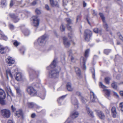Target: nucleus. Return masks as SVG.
Here are the masks:
<instances>
[{
	"instance_id": "a18cd8bd",
	"label": "nucleus",
	"mask_w": 123,
	"mask_h": 123,
	"mask_svg": "<svg viewBox=\"0 0 123 123\" xmlns=\"http://www.w3.org/2000/svg\"><path fill=\"white\" fill-rule=\"evenodd\" d=\"M45 9L48 11H49L50 10V8L49 6L47 4L45 5Z\"/></svg>"
},
{
	"instance_id": "1a4fd4ad",
	"label": "nucleus",
	"mask_w": 123,
	"mask_h": 123,
	"mask_svg": "<svg viewBox=\"0 0 123 123\" xmlns=\"http://www.w3.org/2000/svg\"><path fill=\"white\" fill-rule=\"evenodd\" d=\"M27 104L28 107L30 108H36V111L37 112H38L37 111L38 109L41 107L33 103H28Z\"/></svg>"
},
{
	"instance_id": "2f4dec72",
	"label": "nucleus",
	"mask_w": 123,
	"mask_h": 123,
	"mask_svg": "<svg viewBox=\"0 0 123 123\" xmlns=\"http://www.w3.org/2000/svg\"><path fill=\"white\" fill-rule=\"evenodd\" d=\"M75 70L78 76H80L81 74V72L80 68H76Z\"/></svg>"
},
{
	"instance_id": "5701e85b",
	"label": "nucleus",
	"mask_w": 123,
	"mask_h": 123,
	"mask_svg": "<svg viewBox=\"0 0 123 123\" xmlns=\"http://www.w3.org/2000/svg\"><path fill=\"white\" fill-rule=\"evenodd\" d=\"M111 110L113 116L114 117H116L117 114V113L116 111L115 107H112Z\"/></svg>"
},
{
	"instance_id": "cd10ccee",
	"label": "nucleus",
	"mask_w": 123,
	"mask_h": 123,
	"mask_svg": "<svg viewBox=\"0 0 123 123\" xmlns=\"http://www.w3.org/2000/svg\"><path fill=\"white\" fill-rule=\"evenodd\" d=\"M4 97H2V96H0V103L2 105H4L6 104L5 101L4 99Z\"/></svg>"
},
{
	"instance_id": "423d86ee",
	"label": "nucleus",
	"mask_w": 123,
	"mask_h": 123,
	"mask_svg": "<svg viewBox=\"0 0 123 123\" xmlns=\"http://www.w3.org/2000/svg\"><path fill=\"white\" fill-rule=\"evenodd\" d=\"M17 4H15L16 5H19L21 7H23L26 6L27 4L29 3V0H26L23 1L21 0L20 1H17Z\"/></svg>"
},
{
	"instance_id": "393cba45",
	"label": "nucleus",
	"mask_w": 123,
	"mask_h": 123,
	"mask_svg": "<svg viewBox=\"0 0 123 123\" xmlns=\"http://www.w3.org/2000/svg\"><path fill=\"white\" fill-rule=\"evenodd\" d=\"M15 88L18 95L19 96H21L22 93V92L20 90V88L18 87H15Z\"/></svg>"
},
{
	"instance_id": "9b49d317",
	"label": "nucleus",
	"mask_w": 123,
	"mask_h": 123,
	"mask_svg": "<svg viewBox=\"0 0 123 123\" xmlns=\"http://www.w3.org/2000/svg\"><path fill=\"white\" fill-rule=\"evenodd\" d=\"M6 61L9 66L11 64H13L14 63L15 61L11 57H8L6 60Z\"/></svg>"
},
{
	"instance_id": "aec40b11",
	"label": "nucleus",
	"mask_w": 123,
	"mask_h": 123,
	"mask_svg": "<svg viewBox=\"0 0 123 123\" xmlns=\"http://www.w3.org/2000/svg\"><path fill=\"white\" fill-rule=\"evenodd\" d=\"M6 52V48L3 46L0 45V53L2 54L5 53Z\"/></svg>"
},
{
	"instance_id": "f704fd0d",
	"label": "nucleus",
	"mask_w": 123,
	"mask_h": 123,
	"mask_svg": "<svg viewBox=\"0 0 123 123\" xmlns=\"http://www.w3.org/2000/svg\"><path fill=\"white\" fill-rule=\"evenodd\" d=\"M111 80V78L109 77H106L105 78V83L107 84H109V81Z\"/></svg>"
},
{
	"instance_id": "3c124183",
	"label": "nucleus",
	"mask_w": 123,
	"mask_h": 123,
	"mask_svg": "<svg viewBox=\"0 0 123 123\" xmlns=\"http://www.w3.org/2000/svg\"><path fill=\"white\" fill-rule=\"evenodd\" d=\"M19 43H18L17 41H15L14 43L13 44L15 46H17L19 44Z\"/></svg>"
},
{
	"instance_id": "72a5a7b5",
	"label": "nucleus",
	"mask_w": 123,
	"mask_h": 123,
	"mask_svg": "<svg viewBox=\"0 0 123 123\" xmlns=\"http://www.w3.org/2000/svg\"><path fill=\"white\" fill-rule=\"evenodd\" d=\"M0 95H3L4 98L6 97V94L4 91L2 89H0Z\"/></svg>"
},
{
	"instance_id": "09e8293b",
	"label": "nucleus",
	"mask_w": 123,
	"mask_h": 123,
	"mask_svg": "<svg viewBox=\"0 0 123 123\" xmlns=\"http://www.w3.org/2000/svg\"><path fill=\"white\" fill-rule=\"evenodd\" d=\"M9 28L11 29H13L14 28V26L11 24H9Z\"/></svg>"
},
{
	"instance_id": "f8f14e48",
	"label": "nucleus",
	"mask_w": 123,
	"mask_h": 123,
	"mask_svg": "<svg viewBox=\"0 0 123 123\" xmlns=\"http://www.w3.org/2000/svg\"><path fill=\"white\" fill-rule=\"evenodd\" d=\"M79 114V112L77 111H74L71 113L70 117L74 119L77 117Z\"/></svg>"
},
{
	"instance_id": "603ef678",
	"label": "nucleus",
	"mask_w": 123,
	"mask_h": 123,
	"mask_svg": "<svg viewBox=\"0 0 123 123\" xmlns=\"http://www.w3.org/2000/svg\"><path fill=\"white\" fill-rule=\"evenodd\" d=\"M94 32L96 33H97L98 32V28H95L93 30Z\"/></svg>"
},
{
	"instance_id": "4c0bfd02",
	"label": "nucleus",
	"mask_w": 123,
	"mask_h": 123,
	"mask_svg": "<svg viewBox=\"0 0 123 123\" xmlns=\"http://www.w3.org/2000/svg\"><path fill=\"white\" fill-rule=\"evenodd\" d=\"M111 52V50L109 49H105L104 50V53L106 55H108Z\"/></svg>"
},
{
	"instance_id": "ea45409f",
	"label": "nucleus",
	"mask_w": 123,
	"mask_h": 123,
	"mask_svg": "<svg viewBox=\"0 0 123 123\" xmlns=\"http://www.w3.org/2000/svg\"><path fill=\"white\" fill-rule=\"evenodd\" d=\"M53 4H50L53 7L56 6L57 5V2L56 1H54L52 2Z\"/></svg>"
},
{
	"instance_id": "de8ad7c7",
	"label": "nucleus",
	"mask_w": 123,
	"mask_h": 123,
	"mask_svg": "<svg viewBox=\"0 0 123 123\" xmlns=\"http://www.w3.org/2000/svg\"><path fill=\"white\" fill-rule=\"evenodd\" d=\"M41 84L40 83H37L35 84L34 85V86L35 87H39L41 86Z\"/></svg>"
},
{
	"instance_id": "412c9836",
	"label": "nucleus",
	"mask_w": 123,
	"mask_h": 123,
	"mask_svg": "<svg viewBox=\"0 0 123 123\" xmlns=\"http://www.w3.org/2000/svg\"><path fill=\"white\" fill-rule=\"evenodd\" d=\"M16 79L18 81H20L22 79V75L20 73H18L16 77Z\"/></svg>"
},
{
	"instance_id": "052dcab7",
	"label": "nucleus",
	"mask_w": 123,
	"mask_h": 123,
	"mask_svg": "<svg viewBox=\"0 0 123 123\" xmlns=\"http://www.w3.org/2000/svg\"><path fill=\"white\" fill-rule=\"evenodd\" d=\"M114 94L117 97H118L119 96L117 93L115 92H114Z\"/></svg>"
},
{
	"instance_id": "6e6d98bb",
	"label": "nucleus",
	"mask_w": 123,
	"mask_h": 123,
	"mask_svg": "<svg viewBox=\"0 0 123 123\" xmlns=\"http://www.w3.org/2000/svg\"><path fill=\"white\" fill-rule=\"evenodd\" d=\"M13 0H11L10 4V6L12 7L13 5Z\"/></svg>"
},
{
	"instance_id": "49530a36",
	"label": "nucleus",
	"mask_w": 123,
	"mask_h": 123,
	"mask_svg": "<svg viewBox=\"0 0 123 123\" xmlns=\"http://www.w3.org/2000/svg\"><path fill=\"white\" fill-rule=\"evenodd\" d=\"M1 3L3 6H6V0H2Z\"/></svg>"
},
{
	"instance_id": "864d4df0",
	"label": "nucleus",
	"mask_w": 123,
	"mask_h": 123,
	"mask_svg": "<svg viewBox=\"0 0 123 123\" xmlns=\"http://www.w3.org/2000/svg\"><path fill=\"white\" fill-rule=\"evenodd\" d=\"M11 108L13 112L14 111L16 110V108L13 107V105L11 106Z\"/></svg>"
},
{
	"instance_id": "4be33fe9",
	"label": "nucleus",
	"mask_w": 123,
	"mask_h": 123,
	"mask_svg": "<svg viewBox=\"0 0 123 123\" xmlns=\"http://www.w3.org/2000/svg\"><path fill=\"white\" fill-rule=\"evenodd\" d=\"M86 108L88 114L92 117H93L94 116L93 112L88 107L86 106Z\"/></svg>"
},
{
	"instance_id": "c756f323",
	"label": "nucleus",
	"mask_w": 123,
	"mask_h": 123,
	"mask_svg": "<svg viewBox=\"0 0 123 123\" xmlns=\"http://www.w3.org/2000/svg\"><path fill=\"white\" fill-rule=\"evenodd\" d=\"M112 87L114 89H117V83L115 82H113L111 84Z\"/></svg>"
},
{
	"instance_id": "2eb2a0df",
	"label": "nucleus",
	"mask_w": 123,
	"mask_h": 123,
	"mask_svg": "<svg viewBox=\"0 0 123 123\" xmlns=\"http://www.w3.org/2000/svg\"><path fill=\"white\" fill-rule=\"evenodd\" d=\"M15 116L17 117H23V114L22 110H19L17 111L15 113Z\"/></svg>"
},
{
	"instance_id": "6e6552de",
	"label": "nucleus",
	"mask_w": 123,
	"mask_h": 123,
	"mask_svg": "<svg viewBox=\"0 0 123 123\" xmlns=\"http://www.w3.org/2000/svg\"><path fill=\"white\" fill-rule=\"evenodd\" d=\"M72 104L74 105L75 108H78L79 106V103L77 99L75 98H73L72 99Z\"/></svg>"
},
{
	"instance_id": "680f3d73",
	"label": "nucleus",
	"mask_w": 123,
	"mask_h": 123,
	"mask_svg": "<svg viewBox=\"0 0 123 123\" xmlns=\"http://www.w3.org/2000/svg\"><path fill=\"white\" fill-rule=\"evenodd\" d=\"M72 52V50H70L68 51V53L69 54V55H71V53Z\"/></svg>"
},
{
	"instance_id": "774afa93",
	"label": "nucleus",
	"mask_w": 123,
	"mask_h": 123,
	"mask_svg": "<svg viewBox=\"0 0 123 123\" xmlns=\"http://www.w3.org/2000/svg\"><path fill=\"white\" fill-rule=\"evenodd\" d=\"M54 1V0H50V4H53L52 2Z\"/></svg>"
},
{
	"instance_id": "37998d69",
	"label": "nucleus",
	"mask_w": 123,
	"mask_h": 123,
	"mask_svg": "<svg viewBox=\"0 0 123 123\" xmlns=\"http://www.w3.org/2000/svg\"><path fill=\"white\" fill-rule=\"evenodd\" d=\"M36 13L38 14H40L41 13V11L40 10L38 9H36L35 10Z\"/></svg>"
},
{
	"instance_id": "e2e57ef3",
	"label": "nucleus",
	"mask_w": 123,
	"mask_h": 123,
	"mask_svg": "<svg viewBox=\"0 0 123 123\" xmlns=\"http://www.w3.org/2000/svg\"><path fill=\"white\" fill-rule=\"evenodd\" d=\"M8 123H13L12 121L11 120H9L8 122Z\"/></svg>"
},
{
	"instance_id": "a19ab883",
	"label": "nucleus",
	"mask_w": 123,
	"mask_h": 123,
	"mask_svg": "<svg viewBox=\"0 0 123 123\" xmlns=\"http://www.w3.org/2000/svg\"><path fill=\"white\" fill-rule=\"evenodd\" d=\"M60 30L61 31H64L65 30V27H64L63 25V24H62L60 27Z\"/></svg>"
},
{
	"instance_id": "5fc2aeb1",
	"label": "nucleus",
	"mask_w": 123,
	"mask_h": 123,
	"mask_svg": "<svg viewBox=\"0 0 123 123\" xmlns=\"http://www.w3.org/2000/svg\"><path fill=\"white\" fill-rule=\"evenodd\" d=\"M68 36L70 38H71L73 37V35L72 33H70L68 34Z\"/></svg>"
},
{
	"instance_id": "c9c22d12",
	"label": "nucleus",
	"mask_w": 123,
	"mask_h": 123,
	"mask_svg": "<svg viewBox=\"0 0 123 123\" xmlns=\"http://www.w3.org/2000/svg\"><path fill=\"white\" fill-rule=\"evenodd\" d=\"M25 35V36L29 35L30 34L29 31L28 29H26L23 32Z\"/></svg>"
},
{
	"instance_id": "e433bc0d",
	"label": "nucleus",
	"mask_w": 123,
	"mask_h": 123,
	"mask_svg": "<svg viewBox=\"0 0 123 123\" xmlns=\"http://www.w3.org/2000/svg\"><path fill=\"white\" fill-rule=\"evenodd\" d=\"M90 51L89 49H86L85 52V56L86 57H87L88 56L89 54Z\"/></svg>"
},
{
	"instance_id": "13d9d810",
	"label": "nucleus",
	"mask_w": 123,
	"mask_h": 123,
	"mask_svg": "<svg viewBox=\"0 0 123 123\" xmlns=\"http://www.w3.org/2000/svg\"><path fill=\"white\" fill-rule=\"evenodd\" d=\"M120 95L123 97V91H120Z\"/></svg>"
},
{
	"instance_id": "bb28decb",
	"label": "nucleus",
	"mask_w": 123,
	"mask_h": 123,
	"mask_svg": "<svg viewBox=\"0 0 123 123\" xmlns=\"http://www.w3.org/2000/svg\"><path fill=\"white\" fill-rule=\"evenodd\" d=\"M0 31V34L1 35V38L4 40H6L7 39V37L1 31Z\"/></svg>"
},
{
	"instance_id": "a878e982",
	"label": "nucleus",
	"mask_w": 123,
	"mask_h": 123,
	"mask_svg": "<svg viewBox=\"0 0 123 123\" xmlns=\"http://www.w3.org/2000/svg\"><path fill=\"white\" fill-rule=\"evenodd\" d=\"M67 87L68 90L69 91H72L73 88L71 86V84L70 83H68L67 85Z\"/></svg>"
},
{
	"instance_id": "a211bd4d",
	"label": "nucleus",
	"mask_w": 123,
	"mask_h": 123,
	"mask_svg": "<svg viewBox=\"0 0 123 123\" xmlns=\"http://www.w3.org/2000/svg\"><path fill=\"white\" fill-rule=\"evenodd\" d=\"M67 39V38L65 37H63V40L64 44L67 47H68L70 45V43L68 41Z\"/></svg>"
},
{
	"instance_id": "0eeeda50",
	"label": "nucleus",
	"mask_w": 123,
	"mask_h": 123,
	"mask_svg": "<svg viewBox=\"0 0 123 123\" xmlns=\"http://www.w3.org/2000/svg\"><path fill=\"white\" fill-rule=\"evenodd\" d=\"M33 21V26L35 27L38 26L39 25V20L37 16H34L31 18Z\"/></svg>"
},
{
	"instance_id": "9d476101",
	"label": "nucleus",
	"mask_w": 123,
	"mask_h": 123,
	"mask_svg": "<svg viewBox=\"0 0 123 123\" xmlns=\"http://www.w3.org/2000/svg\"><path fill=\"white\" fill-rule=\"evenodd\" d=\"M76 94L79 96L80 98L81 102L83 104H85L87 101V100L82 96L81 93L77 91L76 93Z\"/></svg>"
},
{
	"instance_id": "58836bf2",
	"label": "nucleus",
	"mask_w": 123,
	"mask_h": 123,
	"mask_svg": "<svg viewBox=\"0 0 123 123\" xmlns=\"http://www.w3.org/2000/svg\"><path fill=\"white\" fill-rule=\"evenodd\" d=\"M99 86L100 87L104 89L106 88L107 87L106 86L104 85L101 82H100L99 83Z\"/></svg>"
},
{
	"instance_id": "c03bdc74",
	"label": "nucleus",
	"mask_w": 123,
	"mask_h": 123,
	"mask_svg": "<svg viewBox=\"0 0 123 123\" xmlns=\"http://www.w3.org/2000/svg\"><path fill=\"white\" fill-rule=\"evenodd\" d=\"M81 17V14L78 15L76 18V22H78V20H80Z\"/></svg>"
},
{
	"instance_id": "79ce46f5",
	"label": "nucleus",
	"mask_w": 123,
	"mask_h": 123,
	"mask_svg": "<svg viewBox=\"0 0 123 123\" xmlns=\"http://www.w3.org/2000/svg\"><path fill=\"white\" fill-rule=\"evenodd\" d=\"M119 108L122 111H123V102L121 103L119 105Z\"/></svg>"
},
{
	"instance_id": "dca6fc26",
	"label": "nucleus",
	"mask_w": 123,
	"mask_h": 123,
	"mask_svg": "<svg viewBox=\"0 0 123 123\" xmlns=\"http://www.w3.org/2000/svg\"><path fill=\"white\" fill-rule=\"evenodd\" d=\"M9 15L11 18L13 19V21L14 22H17L19 20V19L18 18V17L16 16L13 14H10Z\"/></svg>"
},
{
	"instance_id": "0e129e2a",
	"label": "nucleus",
	"mask_w": 123,
	"mask_h": 123,
	"mask_svg": "<svg viewBox=\"0 0 123 123\" xmlns=\"http://www.w3.org/2000/svg\"><path fill=\"white\" fill-rule=\"evenodd\" d=\"M71 60L72 62H74V58L72 56H71Z\"/></svg>"
},
{
	"instance_id": "69168bd1",
	"label": "nucleus",
	"mask_w": 123,
	"mask_h": 123,
	"mask_svg": "<svg viewBox=\"0 0 123 123\" xmlns=\"http://www.w3.org/2000/svg\"><path fill=\"white\" fill-rule=\"evenodd\" d=\"M86 3L84 1L83 2V6L84 7H85L86 6Z\"/></svg>"
},
{
	"instance_id": "7ed1b4c3",
	"label": "nucleus",
	"mask_w": 123,
	"mask_h": 123,
	"mask_svg": "<svg viewBox=\"0 0 123 123\" xmlns=\"http://www.w3.org/2000/svg\"><path fill=\"white\" fill-rule=\"evenodd\" d=\"M1 114L2 116L4 117L9 118L10 116L11 112L9 110L5 109L2 110Z\"/></svg>"
},
{
	"instance_id": "8fccbe9b",
	"label": "nucleus",
	"mask_w": 123,
	"mask_h": 123,
	"mask_svg": "<svg viewBox=\"0 0 123 123\" xmlns=\"http://www.w3.org/2000/svg\"><path fill=\"white\" fill-rule=\"evenodd\" d=\"M118 35H119V37L120 39L123 42V37L122 36V35L120 34V33H118Z\"/></svg>"
},
{
	"instance_id": "f257e3e1",
	"label": "nucleus",
	"mask_w": 123,
	"mask_h": 123,
	"mask_svg": "<svg viewBox=\"0 0 123 123\" xmlns=\"http://www.w3.org/2000/svg\"><path fill=\"white\" fill-rule=\"evenodd\" d=\"M56 60L54 59L50 65L51 68H54L49 72V75L50 77L55 78L58 76L60 69V67L56 66Z\"/></svg>"
},
{
	"instance_id": "39448f33",
	"label": "nucleus",
	"mask_w": 123,
	"mask_h": 123,
	"mask_svg": "<svg viewBox=\"0 0 123 123\" xmlns=\"http://www.w3.org/2000/svg\"><path fill=\"white\" fill-rule=\"evenodd\" d=\"M27 91L28 93L31 96H33L37 95L36 90L32 87H29L27 89Z\"/></svg>"
},
{
	"instance_id": "4468645a",
	"label": "nucleus",
	"mask_w": 123,
	"mask_h": 123,
	"mask_svg": "<svg viewBox=\"0 0 123 123\" xmlns=\"http://www.w3.org/2000/svg\"><path fill=\"white\" fill-rule=\"evenodd\" d=\"M97 116L101 119H105V116L103 113L100 111H98L97 112Z\"/></svg>"
},
{
	"instance_id": "4d7b16f0",
	"label": "nucleus",
	"mask_w": 123,
	"mask_h": 123,
	"mask_svg": "<svg viewBox=\"0 0 123 123\" xmlns=\"http://www.w3.org/2000/svg\"><path fill=\"white\" fill-rule=\"evenodd\" d=\"M37 4V2H36L35 1H34L33 2H32L31 4V5H32V6H34V5H35Z\"/></svg>"
},
{
	"instance_id": "338daca9",
	"label": "nucleus",
	"mask_w": 123,
	"mask_h": 123,
	"mask_svg": "<svg viewBox=\"0 0 123 123\" xmlns=\"http://www.w3.org/2000/svg\"><path fill=\"white\" fill-rule=\"evenodd\" d=\"M92 77L94 79L95 77V72L93 73V75H92Z\"/></svg>"
},
{
	"instance_id": "f3484780",
	"label": "nucleus",
	"mask_w": 123,
	"mask_h": 123,
	"mask_svg": "<svg viewBox=\"0 0 123 123\" xmlns=\"http://www.w3.org/2000/svg\"><path fill=\"white\" fill-rule=\"evenodd\" d=\"M66 20L68 22V23L67 24V27L69 30L70 31H71V26L70 24L71 23V20L69 18H66Z\"/></svg>"
},
{
	"instance_id": "6ab92c4d",
	"label": "nucleus",
	"mask_w": 123,
	"mask_h": 123,
	"mask_svg": "<svg viewBox=\"0 0 123 123\" xmlns=\"http://www.w3.org/2000/svg\"><path fill=\"white\" fill-rule=\"evenodd\" d=\"M86 59L83 57H82L80 58L81 62L83 63V65L82 66V68L84 70H85L86 69V66L85 65Z\"/></svg>"
},
{
	"instance_id": "f03ea898",
	"label": "nucleus",
	"mask_w": 123,
	"mask_h": 123,
	"mask_svg": "<svg viewBox=\"0 0 123 123\" xmlns=\"http://www.w3.org/2000/svg\"><path fill=\"white\" fill-rule=\"evenodd\" d=\"M47 37L46 35H44L42 36L39 37L37 40V41L35 42L34 44L35 45L37 46L39 45L41 46H43L45 45L46 41L45 39Z\"/></svg>"
},
{
	"instance_id": "bf43d9fd",
	"label": "nucleus",
	"mask_w": 123,
	"mask_h": 123,
	"mask_svg": "<svg viewBox=\"0 0 123 123\" xmlns=\"http://www.w3.org/2000/svg\"><path fill=\"white\" fill-rule=\"evenodd\" d=\"M36 115L35 113L32 114L31 115V117L32 118H34L35 117Z\"/></svg>"
},
{
	"instance_id": "20e7f679",
	"label": "nucleus",
	"mask_w": 123,
	"mask_h": 123,
	"mask_svg": "<svg viewBox=\"0 0 123 123\" xmlns=\"http://www.w3.org/2000/svg\"><path fill=\"white\" fill-rule=\"evenodd\" d=\"M85 39L87 41H89L90 39V37L92 35V32L89 30H86L85 31Z\"/></svg>"
},
{
	"instance_id": "473e14b6",
	"label": "nucleus",
	"mask_w": 123,
	"mask_h": 123,
	"mask_svg": "<svg viewBox=\"0 0 123 123\" xmlns=\"http://www.w3.org/2000/svg\"><path fill=\"white\" fill-rule=\"evenodd\" d=\"M66 95L63 96L61 97L58 98L57 100L58 102L59 103H60V102H61L63 99L65 98L66 96Z\"/></svg>"
},
{
	"instance_id": "c85d7f7f",
	"label": "nucleus",
	"mask_w": 123,
	"mask_h": 123,
	"mask_svg": "<svg viewBox=\"0 0 123 123\" xmlns=\"http://www.w3.org/2000/svg\"><path fill=\"white\" fill-rule=\"evenodd\" d=\"M6 73L7 78H8V75L10 76L11 78L13 77V76L12 75V74L11 73L10 70L9 69H8L6 70Z\"/></svg>"
},
{
	"instance_id": "ddd939ff",
	"label": "nucleus",
	"mask_w": 123,
	"mask_h": 123,
	"mask_svg": "<svg viewBox=\"0 0 123 123\" xmlns=\"http://www.w3.org/2000/svg\"><path fill=\"white\" fill-rule=\"evenodd\" d=\"M91 95L90 99L91 101L93 102L97 101L98 100V99L93 92H91Z\"/></svg>"
},
{
	"instance_id": "b1692460",
	"label": "nucleus",
	"mask_w": 123,
	"mask_h": 123,
	"mask_svg": "<svg viewBox=\"0 0 123 123\" xmlns=\"http://www.w3.org/2000/svg\"><path fill=\"white\" fill-rule=\"evenodd\" d=\"M99 14L103 22L104 25L105 27V25H106V26H107V24L105 22L104 15L101 13H100Z\"/></svg>"
},
{
	"instance_id": "7c9ffc66",
	"label": "nucleus",
	"mask_w": 123,
	"mask_h": 123,
	"mask_svg": "<svg viewBox=\"0 0 123 123\" xmlns=\"http://www.w3.org/2000/svg\"><path fill=\"white\" fill-rule=\"evenodd\" d=\"M103 91L105 92L106 96L108 97H109L110 96V91L109 90L107 89H104L103 90Z\"/></svg>"
}]
</instances>
